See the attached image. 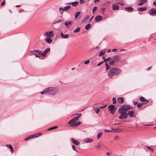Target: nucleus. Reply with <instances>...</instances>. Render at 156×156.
I'll use <instances>...</instances> for the list:
<instances>
[{"mask_svg": "<svg viewBox=\"0 0 156 156\" xmlns=\"http://www.w3.org/2000/svg\"><path fill=\"white\" fill-rule=\"evenodd\" d=\"M119 130V129H118L112 128V131H113L112 132H114V133L118 132V131Z\"/></svg>", "mask_w": 156, "mask_h": 156, "instance_id": "nucleus-41", "label": "nucleus"}, {"mask_svg": "<svg viewBox=\"0 0 156 156\" xmlns=\"http://www.w3.org/2000/svg\"><path fill=\"white\" fill-rule=\"evenodd\" d=\"M127 114H128V115H129V116L130 117H133V115L134 114V112L133 111H129L128 112V113Z\"/></svg>", "mask_w": 156, "mask_h": 156, "instance_id": "nucleus-20", "label": "nucleus"}, {"mask_svg": "<svg viewBox=\"0 0 156 156\" xmlns=\"http://www.w3.org/2000/svg\"><path fill=\"white\" fill-rule=\"evenodd\" d=\"M103 58L104 59V61H103L104 62H106V59L105 58L104 56L103 57Z\"/></svg>", "mask_w": 156, "mask_h": 156, "instance_id": "nucleus-59", "label": "nucleus"}, {"mask_svg": "<svg viewBox=\"0 0 156 156\" xmlns=\"http://www.w3.org/2000/svg\"><path fill=\"white\" fill-rule=\"evenodd\" d=\"M153 4L154 5L156 6V1H155L153 2Z\"/></svg>", "mask_w": 156, "mask_h": 156, "instance_id": "nucleus-61", "label": "nucleus"}, {"mask_svg": "<svg viewBox=\"0 0 156 156\" xmlns=\"http://www.w3.org/2000/svg\"><path fill=\"white\" fill-rule=\"evenodd\" d=\"M105 66L106 70H107L110 69V67L107 63H105Z\"/></svg>", "mask_w": 156, "mask_h": 156, "instance_id": "nucleus-38", "label": "nucleus"}, {"mask_svg": "<svg viewBox=\"0 0 156 156\" xmlns=\"http://www.w3.org/2000/svg\"><path fill=\"white\" fill-rule=\"evenodd\" d=\"M42 133H37L35 134H34L33 135H34V137H38L39 136H40L41 135Z\"/></svg>", "mask_w": 156, "mask_h": 156, "instance_id": "nucleus-34", "label": "nucleus"}, {"mask_svg": "<svg viewBox=\"0 0 156 156\" xmlns=\"http://www.w3.org/2000/svg\"><path fill=\"white\" fill-rule=\"evenodd\" d=\"M106 9V8L105 7H102L101 8L100 11L102 13V14L104 13Z\"/></svg>", "mask_w": 156, "mask_h": 156, "instance_id": "nucleus-30", "label": "nucleus"}, {"mask_svg": "<svg viewBox=\"0 0 156 156\" xmlns=\"http://www.w3.org/2000/svg\"><path fill=\"white\" fill-rule=\"evenodd\" d=\"M94 17V16H93L90 19V20H89V22H90V21L92 20L93 19V18Z\"/></svg>", "mask_w": 156, "mask_h": 156, "instance_id": "nucleus-60", "label": "nucleus"}, {"mask_svg": "<svg viewBox=\"0 0 156 156\" xmlns=\"http://www.w3.org/2000/svg\"><path fill=\"white\" fill-rule=\"evenodd\" d=\"M84 141L87 143H90L93 141V139L90 138H87L84 140Z\"/></svg>", "mask_w": 156, "mask_h": 156, "instance_id": "nucleus-26", "label": "nucleus"}, {"mask_svg": "<svg viewBox=\"0 0 156 156\" xmlns=\"http://www.w3.org/2000/svg\"><path fill=\"white\" fill-rule=\"evenodd\" d=\"M108 108L110 111L112 115L114 114L116 109L115 105H111L109 106L108 107Z\"/></svg>", "mask_w": 156, "mask_h": 156, "instance_id": "nucleus-5", "label": "nucleus"}, {"mask_svg": "<svg viewBox=\"0 0 156 156\" xmlns=\"http://www.w3.org/2000/svg\"><path fill=\"white\" fill-rule=\"evenodd\" d=\"M5 4V0H3L2 1V2L1 3V5L2 6H4Z\"/></svg>", "mask_w": 156, "mask_h": 156, "instance_id": "nucleus-48", "label": "nucleus"}, {"mask_svg": "<svg viewBox=\"0 0 156 156\" xmlns=\"http://www.w3.org/2000/svg\"><path fill=\"white\" fill-rule=\"evenodd\" d=\"M50 48H48L46 49L43 53L41 52V56L43 57L45 56L46 53L50 51Z\"/></svg>", "mask_w": 156, "mask_h": 156, "instance_id": "nucleus-13", "label": "nucleus"}, {"mask_svg": "<svg viewBox=\"0 0 156 156\" xmlns=\"http://www.w3.org/2000/svg\"><path fill=\"white\" fill-rule=\"evenodd\" d=\"M100 147L101 144L100 143H98L95 146V147L97 148H100Z\"/></svg>", "mask_w": 156, "mask_h": 156, "instance_id": "nucleus-44", "label": "nucleus"}, {"mask_svg": "<svg viewBox=\"0 0 156 156\" xmlns=\"http://www.w3.org/2000/svg\"><path fill=\"white\" fill-rule=\"evenodd\" d=\"M146 103L145 102H142L141 103L137 104V107L138 108H141L144 105L146 104Z\"/></svg>", "mask_w": 156, "mask_h": 156, "instance_id": "nucleus-21", "label": "nucleus"}, {"mask_svg": "<svg viewBox=\"0 0 156 156\" xmlns=\"http://www.w3.org/2000/svg\"><path fill=\"white\" fill-rule=\"evenodd\" d=\"M76 115H77L73 118L68 122L69 124L73 127H76L81 123L80 122H76V121L80 117L81 114H77Z\"/></svg>", "mask_w": 156, "mask_h": 156, "instance_id": "nucleus-1", "label": "nucleus"}, {"mask_svg": "<svg viewBox=\"0 0 156 156\" xmlns=\"http://www.w3.org/2000/svg\"><path fill=\"white\" fill-rule=\"evenodd\" d=\"M117 51V49H112V51L114 52L116 51Z\"/></svg>", "mask_w": 156, "mask_h": 156, "instance_id": "nucleus-58", "label": "nucleus"}, {"mask_svg": "<svg viewBox=\"0 0 156 156\" xmlns=\"http://www.w3.org/2000/svg\"><path fill=\"white\" fill-rule=\"evenodd\" d=\"M79 3V2H70L68 3H67V4H72L73 6H76L78 5Z\"/></svg>", "mask_w": 156, "mask_h": 156, "instance_id": "nucleus-22", "label": "nucleus"}, {"mask_svg": "<svg viewBox=\"0 0 156 156\" xmlns=\"http://www.w3.org/2000/svg\"><path fill=\"white\" fill-rule=\"evenodd\" d=\"M63 20H58L57 22H56L55 23H59L60 22H61Z\"/></svg>", "mask_w": 156, "mask_h": 156, "instance_id": "nucleus-51", "label": "nucleus"}, {"mask_svg": "<svg viewBox=\"0 0 156 156\" xmlns=\"http://www.w3.org/2000/svg\"><path fill=\"white\" fill-rule=\"evenodd\" d=\"M112 58L110 57H109L106 59V62L108 61H110L111 60Z\"/></svg>", "mask_w": 156, "mask_h": 156, "instance_id": "nucleus-50", "label": "nucleus"}, {"mask_svg": "<svg viewBox=\"0 0 156 156\" xmlns=\"http://www.w3.org/2000/svg\"><path fill=\"white\" fill-rule=\"evenodd\" d=\"M89 62H90V61L89 60H87L84 62V63L85 64H89Z\"/></svg>", "mask_w": 156, "mask_h": 156, "instance_id": "nucleus-49", "label": "nucleus"}, {"mask_svg": "<svg viewBox=\"0 0 156 156\" xmlns=\"http://www.w3.org/2000/svg\"><path fill=\"white\" fill-rule=\"evenodd\" d=\"M60 35L63 38H67L69 37V35L68 34H64L62 32H61Z\"/></svg>", "mask_w": 156, "mask_h": 156, "instance_id": "nucleus-16", "label": "nucleus"}, {"mask_svg": "<svg viewBox=\"0 0 156 156\" xmlns=\"http://www.w3.org/2000/svg\"><path fill=\"white\" fill-rule=\"evenodd\" d=\"M44 35L48 37H52L54 36V34L53 33V31H51L45 32L44 33Z\"/></svg>", "mask_w": 156, "mask_h": 156, "instance_id": "nucleus-7", "label": "nucleus"}, {"mask_svg": "<svg viewBox=\"0 0 156 156\" xmlns=\"http://www.w3.org/2000/svg\"><path fill=\"white\" fill-rule=\"evenodd\" d=\"M59 10L60 13L62 14L63 13V12L65 11L64 9L62 7H60Z\"/></svg>", "mask_w": 156, "mask_h": 156, "instance_id": "nucleus-31", "label": "nucleus"}, {"mask_svg": "<svg viewBox=\"0 0 156 156\" xmlns=\"http://www.w3.org/2000/svg\"><path fill=\"white\" fill-rule=\"evenodd\" d=\"M34 137V135H30L28 137H27L25 138L24 139V140L25 141H27L29 140V139H31L32 138H33Z\"/></svg>", "mask_w": 156, "mask_h": 156, "instance_id": "nucleus-28", "label": "nucleus"}, {"mask_svg": "<svg viewBox=\"0 0 156 156\" xmlns=\"http://www.w3.org/2000/svg\"><path fill=\"white\" fill-rule=\"evenodd\" d=\"M149 14L151 16L156 15V9L154 8H151L149 11Z\"/></svg>", "mask_w": 156, "mask_h": 156, "instance_id": "nucleus-8", "label": "nucleus"}, {"mask_svg": "<svg viewBox=\"0 0 156 156\" xmlns=\"http://www.w3.org/2000/svg\"><path fill=\"white\" fill-rule=\"evenodd\" d=\"M104 131L106 132H108V133H111L113 131L112 130V129H111V130H108L106 129H105L104 130Z\"/></svg>", "mask_w": 156, "mask_h": 156, "instance_id": "nucleus-43", "label": "nucleus"}, {"mask_svg": "<svg viewBox=\"0 0 156 156\" xmlns=\"http://www.w3.org/2000/svg\"><path fill=\"white\" fill-rule=\"evenodd\" d=\"M85 2L84 0H80V4L84 3Z\"/></svg>", "mask_w": 156, "mask_h": 156, "instance_id": "nucleus-53", "label": "nucleus"}, {"mask_svg": "<svg viewBox=\"0 0 156 156\" xmlns=\"http://www.w3.org/2000/svg\"><path fill=\"white\" fill-rule=\"evenodd\" d=\"M125 9L126 11L129 12H132L133 10V9L132 7H126L125 8Z\"/></svg>", "mask_w": 156, "mask_h": 156, "instance_id": "nucleus-18", "label": "nucleus"}, {"mask_svg": "<svg viewBox=\"0 0 156 156\" xmlns=\"http://www.w3.org/2000/svg\"><path fill=\"white\" fill-rule=\"evenodd\" d=\"M72 148L74 150V151H76V152H77V150L76 149V147L75 146V145H72Z\"/></svg>", "mask_w": 156, "mask_h": 156, "instance_id": "nucleus-45", "label": "nucleus"}, {"mask_svg": "<svg viewBox=\"0 0 156 156\" xmlns=\"http://www.w3.org/2000/svg\"><path fill=\"white\" fill-rule=\"evenodd\" d=\"M104 62V61H102L100 62L98 64H97V66H101V64H102Z\"/></svg>", "mask_w": 156, "mask_h": 156, "instance_id": "nucleus-46", "label": "nucleus"}, {"mask_svg": "<svg viewBox=\"0 0 156 156\" xmlns=\"http://www.w3.org/2000/svg\"><path fill=\"white\" fill-rule=\"evenodd\" d=\"M91 27V25L89 23L87 24L85 27V28L86 30H89Z\"/></svg>", "mask_w": 156, "mask_h": 156, "instance_id": "nucleus-29", "label": "nucleus"}, {"mask_svg": "<svg viewBox=\"0 0 156 156\" xmlns=\"http://www.w3.org/2000/svg\"><path fill=\"white\" fill-rule=\"evenodd\" d=\"M33 53L36 57L40 58V56H41V52L39 50H34L33 51Z\"/></svg>", "mask_w": 156, "mask_h": 156, "instance_id": "nucleus-6", "label": "nucleus"}, {"mask_svg": "<svg viewBox=\"0 0 156 156\" xmlns=\"http://www.w3.org/2000/svg\"><path fill=\"white\" fill-rule=\"evenodd\" d=\"M115 61L113 60L110 62L109 64L111 66H113L114 65Z\"/></svg>", "mask_w": 156, "mask_h": 156, "instance_id": "nucleus-40", "label": "nucleus"}, {"mask_svg": "<svg viewBox=\"0 0 156 156\" xmlns=\"http://www.w3.org/2000/svg\"><path fill=\"white\" fill-rule=\"evenodd\" d=\"M121 72V69L119 68H114L111 69L108 73V77L112 78L114 76L118 75Z\"/></svg>", "mask_w": 156, "mask_h": 156, "instance_id": "nucleus-2", "label": "nucleus"}, {"mask_svg": "<svg viewBox=\"0 0 156 156\" xmlns=\"http://www.w3.org/2000/svg\"><path fill=\"white\" fill-rule=\"evenodd\" d=\"M118 112L120 115L119 117V119H123L127 118V112L125 109L121 107L118 109Z\"/></svg>", "mask_w": 156, "mask_h": 156, "instance_id": "nucleus-4", "label": "nucleus"}, {"mask_svg": "<svg viewBox=\"0 0 156 156\" xmlns=\"http://www.w3.org/2000/svg\"><path fill=\"white\" fill-rule=\"evenodd\" d=\"M97 9V6H95L93 9L92 10V12L93 14L95 13V12L96 11Z\"/></svg>", "mask_w": 156, "mask_h": 156, "instance_id": "nucleus-39", "label": "nucleus"}, {"mask_svg": "<svg viewBox=\"0 0 156 156\" xmlns=\"http://www.w3.org/2000/svg\"><path fill=\"white\" fill-rule=\"evenodd\" d=\"M106 155L108 156H110V153H109V152H107L106 153Z\"/></svg>", "mask_w": 156, "mask_h": 156, "instance_id": "nucleus-63", "label": "nucleus"}, {"mask_svg": "<svg viewBox=\"0 0 156 156\" xmlns=\"http://www.w3.org/2000/svg\"><path fill=\"white\" fill-rule=\"evenodd\" d=\"M102 19V17L99 15L97 16L95 18V21L96 22H98Z\"/></svg>", "mask_w": 156, "mask_h": 156, "instance_id": "nucleus-14", "label": "nucleus"}, {"mask_svg": "<svg viewBox=\"0 0 156 156\" xmlns=\"http://www.w3.org/2000/svg\"><path fill=\"white\" fill-rule=\"evenodd\" d=\"M105 51H104L103 50H102L100 51V52L99 55V56H102L105 54Z\"/></svg>", "mask_w": 156, "mask_h": 156, "instance_id": "nucleus-32", "label": "nucleus"}, {"mask_svg": "<svg viewBox=\"0 0 156 156\" xmlns=\"http://www.w3.org/2000/svg\"><path fill=\"white\" fill-rule=\"evenodd\" d=\"M100 108L99 107V108H96L95 109V111L97 114H98V112L100 111Z\"/></svg>", "mask_w": 156, "mask_h": 156, "instance_id": "nucleus-36", "label": "nucleus"}, {"mask_svg": "<svg viewBox=\"0 0 156 156\" xmlns=\"http://www.w3.org/2000/svg\"><path fill=\"white\" fill-rule=\"evenodd\" d=\"M102 135V133H98L97 136V138L98 139H99L100 138Z\"/></svg>", "mask_w": 156, "mask_h": 156, "instance_id": "nucleus-37", "label": "nucleus"}, {"mask_svg": "<svg viewBox=\"0 0 156 156\" xmlns=\"http://www.w3.org/2000/svg\"><path fill=\"white\" fill-rule=\"evenodd\" d=\"M70 8H71V6L70 5H67V6H66L63 9H64L65 11H66L68 9H69Z\"/></svg>", "mask_w": 156, "mask_h": 156, "instance_id": "nucleus-33", "label": "nucleus"}, {"mask_svg": "<svg viewBox=\"0 0 156 156\" xmlns=\"http://www.w3.org/2000/svg\"><path fill=\"white\" fill-rule=\"evenodd\" d=\"M147 148L149 149V150H150L152 152H153L154 151V149L152 148H151V147H147Z\"/></svg>", "mask_w": 156, "mask_h": 156, "instance_id": "nucleus-55", "label": "nucleus"}, {"mask_svg": "<svg viewBox=\"0 0 156 156\" xmlns=\"http://www.w3.org/2000/svg\"><path fill=\"white\" fill-rule=\"evenodd\" d=\"M58 91L57 89L55 88L49 87L41 92L40 94H48L51 95H54L58 92Z\"/></svg>", "mask_w": 156, "mask_h": 156, "instance_id": "nucleus-3", "label": "nucleus"}, {"mask_svg": "<svg viewBox=\"0 0 156 156\" xmlns=\"http://www.w3.org/2000/svg\"><path fill=\"white\" fill-rule=\"evenodd\" d=\"M147 8L146 7H140L138 9V11H143L147 10Z\"/></svg>", "mask_w": 156, "mask_h": 156, "instance_id": "nucleus-25", "label": "nucleus"}, {"mask_svg": "<svg viewBox=\"0 0 156 156\" xmlns=\"http://www.w3.org/2000/svg\"><path fill=\"white\" fill-rule=\"evenodd\" d=\"M112 9L114 10H117L119 9V7L117 4H113L112 5Z\"/></svg>", "mask_w": 156, "mask_h": 156, "instance_id": "nucleus-10", "label": "nucleus"}, {"mask_svg": "<svg viewBox=\"0 0 156 156\" xmlns=\"http://www.w3.org/2000/svg\"><path fill=\"white\" fill-rule=\"evenodd\" d=\"M89 18V16H86L85 18L84 19L85 20L86 19L88 20Z\"/></svg>", "mask_w": 156, "mask_h": 156, "instance_id": "nucleus-57", "label": "nucleus"}, {"mask_svg": "<svg viewBox=\"0 0 156 156\" xmlns=\"http://www.w3.org/2000/svg\"><path fill=\"white\" fill-rule=\"evenodd\" d=\"M45 41L47 43L50 44L52 42V40L50 37H47L45 39Z\"/></svg>", "mask_w": 156, "mask_h": 156, "instance_id": "nucleus-23", "label": "nucleus"}, {"mask_svg": "<svg viewBox=\"0 0 156 156\" xmlns=\"http://www.w3.org/2000/svg\"><path fill=\"white\" fill-rule=\"evenodd\" d=\"M80 27H78L76 29L73 31L74 33H77L80 31Z\"/></svg>", "mask_w": 156, "mask_h": 156, "instance_id": "nucleus-35", "label": "nucleus"}, {"mask_svg": "<svg viewBox=\"0 0 156 156\" xmlns=\"http://www.w3.org/2000/svg\"><path fill=\"white\" fill-rule=\"evenodd\" d=\"M64 24L66 26V28H68L71 26L72 25V22L66 21L65 22Z\"/></svg>", "mask_w": 156, "mask_h": 156, "instance_id": "nucleus-11", "label": "nucleus"}, {"mask_svg": "<svg viewBox=\"0 0 156 156\" xmlns=\"http://www.w3.org/2000/svg\"><path fill=\"white\" fill-rule=\"evenodd\" d=\"M147 0H140V2L137 4L139 5H142L144 3L147 2Z\"/></svg>", "mask_w": 156, "mask_h": 156, "instance_id": "nucleus-19", "label": "nucleus"}, {"mask_svg": "<svg viewBox=\"0 0 156 156\" xmlns=\"http://www.w3.org/2000/svg\"><path fill=\"white\" fill-rule=\"evenodd\" d=\"M107 106V105H105L103 106H100V107H99V108H100H100H105V107H106Z\"/></svg>", "mask_w": 156, "mask_h": 156, "instance_id": "nucleus-56", "label": "nucleus"}, {"mask_svg": "<svg viewBox=\"0 0 156 156\" xmlns=\"http://www.w3.org/2000/svg\"><path fill=\"white\" fill-rule=\"evenodd\" d=\"M113 103L115 104L116 103V100L115 98H113L112 99Z\"/></svg>", "mask_w": 156, "mask_h": 156, "instance_id": "nucleus-47", "label": "nucleus"}, {"mask_svg": "<svg viewBox=\"0 0 156 156\" xmlns=\"http://www.w3.org/2000/svg\"><path fill=\"white\" fill-rule=\"evenodd\" d=\"M140 100L141 101L146 102V104L149 102V101L146 100L143 97H141L140 98Z\"/></svg>", "mask_w": 156, "mask_h": 156, "instance_id": "nucleus-17", "label": "nucleus"}, {"mask_svg": "<svg viewBox=\"0 0 156 156\" xmlns=\"http://www.w3.org/2000/svg\"><path fill=\"white\" fill-rule=\"evenodd\" d=\"M71 141L75 145H79L80 144V143L79 141L73 138H71Z\"/></svg>", "mask_w": 156, "mask_h": 156, "instance_id": "nucleus-12", "label": "nucleus"}, {"mask_svg": "<svg viewBox=\"0 0 156 156\" xmlns=\"http://www.w3.org/2000/svg\"><path fill=\"white\" fill-rule=\"evenodd\" d=\"M118 4L122 5V6L123 5H124V4L122 3L119 2Z\"/></svg>", "mask_w": 156, "mask_h": 156, "instance_id": "nucleus-64", "label": "nucleus"}, {"mask_svg": "<svg viewBox=\"0 0 156 156\" xmlns=\"http://www.w3.org/2000/svg\"><path fill=\"white\" fill-rule=\"evenodd\" d=\"M13 148L12 145H10V151L12 153L13 152Z\"/></svg>", "mask_w": 156, "mask_h": 156, "instance_id": "nucleus-52", "label": "nucleus"}, {"mask_svg": "<svg viewBox=\"0 0 156 156\" xmlns=\"http://www.w3.org/2000/svg\"><path fill=\"white\" fill-rule=\"evenodd\" d=\"M81 12H76L75 14V18L76 19H77V18L79 16Z\"/></svg>", "mask_w": 156, "mask_h": 156, "instance_id": "nucleus-27", "label": "nucleus"}, {"mask_svg": "<svg viewBox=\"0 0 156 156\" xmlns=\"http://www.w3.org/2000/svg\"><path fill=\"white\" fill-rule=\"evenodd\" d=\"M119 139V137L117 136H116L114 138L115 140H118Z\"/></svg>", "mask_w": 156, "mask_h": 156, "instance_id": "nucleus-54", "label": "nucleus"}, {"mask_svg": "<svg viewBox=\"0 0 156 156\" xmlns=\"http://www.w3.org/2000/svg\"><path fill=\"white\" fill-rule=\"evenodd\" d=\"M57 128V126H55L53 127H51L48 129V130H50L53 129Z\"/></svg>", "mask_w": 156, "mask_h": 156, "instance_id": "nucleus-42", "label": "nucleus"}, {"mask_svg": "<svg viewBox=\"0 0 156 156\" xmlns=\"http://www.w3.org/2000/svg\"><path fill=\"white\" fill-rule=\"evenodd\" d=\"M117 101L120 103H122L124 101V100L122 98L119 97L118 98Z\"/></svg>", "mask_w": 156, "mask_h": 156, "instance_id": "nucleus-24", "label": "nucleus"}, {"mask_svg": "<svg viewBox=\"0 0 156 156\" xmlns=\"http://www.w3.org/2000/svg\"><path fill=\"white\" fill-rule=\"evenodd\" d=\"M120 58L121 57L118 55H115L113 58V60L116 62L119 61Z\"/></svg>", "mask_w": 156, "mask_h": 156, "instance_id": "nucleus-15", "label": "nucleus"}, {"mask_svg": "<svg viewBox=\"0 0 156 156\" xmlns=\"http://www.w3.org/2000/svg\"><path fill=\"white\" fill-rule=\"evenodd\" d=\"M121 107L125 109L127 112L128 110L131 109L132 108V106L129 105H123L121 106Z\"/></svg>", "mask_w": 156, "mask_h": 156, "instance_id": "nucleus-9", "label": "nucleus"}, {"mask_svg": "<svg viewBox=\"0 0 156 156\" xmlns=\"http://www.w3.org/2000/svg\"><path fill=\"white\" fill-rule=\"evenodd\" d=\"M100 0H94V2L95 3L98 2Z\"/></svg>", "mask_w": 156, "mask_h": 156, "instance_id": "nucleus-62", "label": "nucleus"}]
</instances>
